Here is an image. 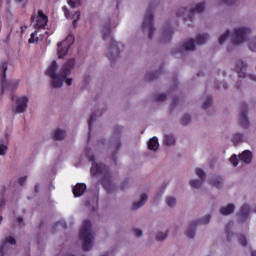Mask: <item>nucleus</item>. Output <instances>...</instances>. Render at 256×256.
<instances>
[{
  "label": "nucleus",
  "instance_id": "64",
  "mask_svg": "<svg viewBox=\"0 0 256 256\" xmlns=\"http://www.w3.org/2000/svg\"><path fill=\"white\" fill-rule=\"evenodd\" d=\"M11 99H12V101H15V96H12V98H11Z\"/></svg>",
  "mask_w": 256,
  "mask_h": 256
},
{
  "label": "nucleus",
  "instance_id": "7",
  "mask_svg": "<svg viewBox=\"0 0 256 256\" xmlns=\"http://www.w3.org/2000/svg\"><path fill=\"white\" fill-rule=\"evenodd\" d=\"M142 29L145 32L148 31V39H153V34L155 33V26L153 25V10L149 8L144 16L142 22Z\"/></svg>",
  "mask_w": 256,
  "mask_h": 256
},
{
  "label": "nucleus",
  "instance_id": "33",
  "mask_svg": "<svg viewBox=\"0 0 256 256\" xmlns=\"http://www.w3.org/2000/svg\"><path fill=\"white\" fill-rule=\"evenodd\" d=\"M211 101H212L211 96H208L203 102L202 109H209V106L211 105Z\"/></svg>",
  "mask_w": 256,
  "mask_h": 256
},
{
  "label": "nucleus",
  "instance_id": "54",
  "mask_svg": "<svg viewBox=\"0 0 256 256\" xmlns=\"http://www.w3.org/2000/svg\"><path fill=\"white\" fill-rule=\"evenodd\" d=\"M179 101V99H177V98H173V100H172V104L173 105H177V102Z\"/></svg>",
  "mask_w": 256,
  "mask_h": 256
},
{
  "label": "nucleus",
  "instance_id": "59",
  "mask_svg": "<svg viewBox=\"0 0 256 256\" xmlns=\"http://www.w3.org/2000/svg\"><path fill=\"white\" fill-rule=\"evenodd\" d=\"M251 79L256 82V76H251Z\"/></svg>",
  "mask_w": 256,
  "mask_h": 256
},
{
  "label": "nucleus",
  "instance_id": "6",
  "mask_svg": "<svg viewBox=\"0 0 256 256\" xmlns=\"http://www.w3.org/2000/svg\"><path fill=\"white\" fill-rule=\"evenodd\" d=\"M209 40V34H199L195 40L192 39L183 43L182 47L179 48V53H183V51H195V43L196 45H205Z\"/></svg>",
  "mask_w": 256,
  "mask_h": 256
},
{
  "label": "nucleus",
  "instance_id": "35",
  "mask_svg": "<svg viewBox=\"0 0 256 256\" xmlns=\"http://www.w3.org/2000/svg\"><path fill=\"white\" fill-rule=\"evenodd\" d=\"M181 123H182V125H189V123H191V116H189L187 114L184 115L182 117Z\"/></svg>",
  "mask_w": 256,
  "mask_h": 256
},
{
  "label": "nucleus",
  "instance_id": "31",
  "mask_svg": "<svg viewBox=\"0 0 256 256\" xmlns=\"http://www.w3.org/2000/svg\"><path fill=\"white\" fill-rule=\"evenodd\" d=\"M159 73H161V72H152V73H149V74L146 76L147 81H153L154 79H157V77H159Z\"/></svg>",
  "mask_w": 256,
  "mask_h": 256
},
{
  "label": "nucleus",
  "instance_id": "48",
  "mask_svg": "<svg viewBox=\"0 0 256 256\" xmlns=\"http://www.w3.org/2000/svg\"><path fill=\"white\" fill-rule=\"evenodd\" d=\"M65 16L67 17V19H73V15H71V12H69V10L65 11Z\"/></svg>",
  "mask_w": 256,
  "mask_h": 256
},
{
  "label": "nucleus",
  "instance_id": "41",
  "mask_svg": "<svg viewBox=\"0 0 256 256\" xmlns=\"http://www.w3.org/2000/svg\"><path fill=\"white\" fill-rule=\"evenodd\" d=\"M7 145L5 144H0V155H5L7 153Z\"/></svg>",
  "mask_w": 256,
  "mask_h": 256
},
{
  "label": "nucleus",
  "instance_id": "30",
  "mask_svg": "<svg viewBox=\"0 0 256 256\" xmlns=\"http://www.w3.org/2000/svg\"><path fill=\"white\" fill-rule=\"evenodd\" d=\"M68 5L72 7V9H75V7L81 6V0H69Z\"/></svg>",
  "mask_w": 256,
  "mask_h": 256
},
{
  "label": "nucleus",
  "instance_id": "11",
  "mask_svg": "<svg viewBox=\"0 0 256 256\" xmlns=\"http://www.w3.org/2000/svg\"><path fill=\"white\" fill-rule=\"evenodd\" d=\"M15 103L16 107L14 113H25L27 111L29 98L27 96L16 97Z\"/></svg>",
  "mask_w": 256,
  "mask_h": 256
},
{
  "label": "nucleus",
  "instance_id": "34",
  "mask_svg": "<svg viewBox=\"0 0 256 256\" xmlns=\"http://www.w3.org/2000/svg\"><path fill=\"white\" fill-rule=\"evenodd\" d=\"M95 121V114H92L90 116V119L88 121V129H89V133H88V138H89V135L91 133V128L93 127V122Z\"/></svg>",
  "mask_w": 256,
  "mask_h": 256
},
{
  "label": "nucleus",
  "instance_id": "28",
  "mask_svg": "<svg viewBox=\"0 0 256 256\" xmlns=\"http://www.w3.org/2000/svg\"><path fill=\"white\" fill-rule=\"evenodd\" d=\"M243 141V134H234L232 137V143L233 145H239Z\"/></svg>",
  "mask_w": 256,
  "mask_h": 256
},
{
  "label": "nucleus",
  "instance_id": "42",
  "mask_svg": "<svg viewBox=\"0 0 256 256\" xmlns=\"http://www.w3.org/2000/svg\"><path fill=\"white\" fill-rule=\"evenodd\" d=\"M121 131H123V128H122L121 126H116V127L114 128V135H115L116 137H119V135H121Z\"/></svg>",
  "mask_w": 256,
  "mask_h": 256
},
{
  "label": "nucleus",
  "instance_id": "38",
  "mask_svg": "<svg viewBox=\"0 0 256 256\" xmlns=\"http://www.w3.org/2000/svg\"><path fill=\"white\" fill-rule=\"evenodd\" d=\"M238 241H239L240 245H242V247H246V245H247V238H245L244 235H240L238 237Z\"/></svg>",
  "mask_w": 256,
  "mask_h": 256
},
{
  "label": "nucleus",
  "instance_id": "57",
  "mask_svg": "<svg viewBox=\"0 0 256 256\" xmlns=\"http://www.w3.org/2000/svg\"><path fill=\"white\" fill-rule=\"evenodd\" d=\"M31 21H35V12L31 16Z\"/></svg>",
  "mask_w": 256,
  "mask_h": 256
},
{
  "label": "nucleus",
  "instance_id": "26",
  "mask_svg": "<svg viewBox=\"0 0 256 256\" xmlns=\"http://www.w3.org/2000/svg\"><path fill=\"white\" fill-rule=\"evenodd\" d=\"M164 143L169 147L171 145H175V137L173 135H165Z\"/></svg>",
  "mask_w": 256,
  "mask_h": 256
},
{
  "label": "nucleus",
  "instance_id": "1",
  "mask_svg": "<svg viewBox=\"0 0 256 256\" xmlns=\"http://www.w3.org/2000/svg\"><path fill=\"white\" fill-rule=\"evenodd\" d=\"M73 67H75V59L71 58L66 61V63H64L60 73L57 74V61H52L46 72V75H48V77L52 79L53 89H59L60 87H62L63 81H65L66 85L71 86V84L73 83V79H67V77L71 75V69H73Z\"/></svg>",
  "mask_w": 256,
  "mask_h": 256
},
{
  "label": "nucleus",
  "instance_id": "3",
  "mask_svg": "<svg viewBox=\"0 0 256 256\" xmlns=\"http://www.w3.org/2000/svg\"><path fill=\"white\" fill-rule=\"evenodd\" d=\"M102 37L104 41L110 40V46L108 53L106 54L107 58L109 59L110 63H115L117 58L119 57V43L113 39L111 36V24L104 25L102 27Z\"/></svg>",
  "mask_w": 256,
  "mask_h": 256
},
{
  "label": "nucleus",
  "instance_id": "8",
  "mask_svg": "<svg viewBox=\"0 0 256 256\" xmlns=\"http://www.w3.org/2000/svg\"><path fill=\"white\" fill-rule=\"evenodd\" d=\"M249 35H251V28L241 27L236 29L233 33L232 44L241 45V43H245Z\"/></svg>",
  "mask_w": 256,
  "mask_h": 256
},
{
  "label": "nucleus",
  "instance_id": "29",
  "mask_svg": "<svg viewBox=\"0 0 256 256\" xmlns=\"http://www.w3.org/2000/svg\"><path fill=\"white\" fill-rule=\"evenodd\" d=\"M229 35H231V31L226 30V32L219 37V45H223V43L229 39Z\"/></svg>",
  "mask_w": 256,
  "mask_h": 256
},
{
  "label": "nucleus",
  "instance_id": "52",
  "mask_svg": "<svg viewBox=\"0 0 256 256\" xmlns=\"http://www.w3.org/2000/svg\"><path fill=\"white\" fill-rule=\"evenodd\" d=\"M56 225H63V228L67 229V224L63 223V221L57 222Z\"/></svg>",
  "mask_w": 256,
  "mask_h": 256
},
{
  "label": "nucleus",
  "instance_id": "47",
  "mask_svg": "<svg viewBox=\"0 0 256 256\" xmlns=\"http://www.w3.org/2000/svg\"><path fill=\"white\" fill-rule=\"evenodd\" d=\"M223 3H225V5H235V0H223Z\"/></svg>",
  "mask_w": 256,
  "mask_h": 256
},
{
  "label": "nucleus",
  "instance_id": "56",
  "mask_svg": "<svg viewBox=\"0 0 256 256\" xmlns=\"http://www.w3.org/2000/svg\"><path fill=\"white\" fill-rule=\"evenodd\" d=\"M180 12L183 14V13H187V9L186 8H182L181 10H180Z\"/></svg>",
  "mask_w": 256,
  "mask_h": 256
},
{
  "label": "nucleus",
  "instance_id": "46",
  "mask_svg": "<svg viewBox=\"0 0 256 256\" xmlns=\"http://www.w3.org/2000/svg\"><path fill=\"white\" fill-rule=\"evenodd\" d=\"M250 51H256V43L255 42H250L248 45Z\"/></svg>",
  "mask_w": 256,
  "mask_h": 256
},
{
  "label": "nucleus",
  "instance_id": "13",
  "mask_svg": "<svg viewBox=\"0 0 256 256\" xmlns=\"http://www.w3.org/2000/svg\"><path fill=\"white\" fill-rule=\"evenodd\" d=\"M241 112H240V126L246 129V127H249V118H247V104L243 103L240 106Z\"/></svg>",
  "mask_w": 256,
  "mask_h": 256
},
{
  "label": "nucleus",
  "instance_id": "15",
  "mask_svg": "<svg viewBox=\"0 0 256 256\" xmlns=\"http://www.w3.org/2000/svg\"><path fill=\"white\" fill-rule=\"evenodd\" d=\"M87 191V185L85 183H77L72 187V193L74 197H81Z\"/></svg>",
  "mask_w": 256,
  "mask_h": 256
},
{
  "label": "nucleus",
  "instance_id": "14",
  "mask_svg": "<svg viewBox=\"0 0 256 256\" xmlns=\"http://www.w3.org/2000/svg\"><path fill=\"white\" fill-rule=\"evenodd\" d=\"M196 175L200 180H190V187L193 189H199L203 185V180L205 179V172L201 168L196 169Z\"/></svg>",
  "mask_w": 256,
  "mask_h": 256
},
{
  "label": "nucleus",
  "instance_id": "45",
  "mask_svg": "<svg viewBox=\"0 0 256 256\" xmlns=\"http://www.w3.org/2000/svg\"><path fill=\"white\" fill-rule=\"evenodd\" d=\"M76 19L73 21V27H77V20L81 18V12H76Z\"/></svg>",
  "mask_w": 256,
  "mask_h": 256
},
{
  "label": "nucleus",
  "instance_id": "58",
  "mask_svg": "<svg viewBox=\"0 0 256 256\" xmlns=\"http://www.w3.org/2000/svg\"><path fill=\"white\" fill-rule=\"evenodd\" d=\"M121 147V143L117 142L116 148L119 149Z\"/></svg>",
  "mask_w": 256,
  "mask_h": 256
},
{
  "label": "nucleus",
  "instance_id": "21",
  "mask_svg": "<svg viewBox=\"0 0 256 256\" xmlns=\"http://www.w3.org/2000/svg\"><path fill=\"white\" fill-rule=\"evenodd\" d=\"M148 149L150 151H157L159 149V139L154 136L148 142Z\"/></svg>",
  "mask_w": 256,
  "mask_h": 256
},
{
  "label": "nucleus",
  "instance_id": "10",
  "mask_svg": "<svg viewBox=\"0 0 256 256\" xmlns=\"http://www.w3.org/2000/svg\"><path fill=\"white\" fill-rule=\"evenodd\" d=\"M209 221H211V215H207L200 220L192 221L186 230V237L193 239L195 237V227H197V225H207L209 224Z\"/></svg>",
  "mask_w": 256,
  "mask_h": 256
},
{
  "label": "nucleus",
  "instance_id": "5",
  "mask_svg": "<svg viewBox=\"0 0 256 256\" xmlns=\"http://www.w3.org/2000/svg\"><path fill=\"white\" fill-rule=\"evenodd\" d=\"M9 64L7 62H1L0 64V81H1V93H5L6 89L15 91L19 87V81H7V71Z\"/></svg>",
  "mask_w": 256,
  "mask_h": 256
},
{
  "label": "nucleus",
  "instance_id": "32",
  "mask_svg": "<svg viewBox=\"0 0 256 256\" xmlns=\"http://www.w3.org/2000/svg\"><path fill=\"white\" fill-rule=\"evenodd\" d=\"M166 203H167L168 207H175L177 200L173 197H168V198H166Z\"/></svg>",
  "mask_w": 256,
  "mask_h": 256
},
{
  "label": "nucleus",
  "instance_id": "36",
  "mask_svg": "<svg viewBox=\"0 0 256 256\" xmlns=\"http://www.w3.org/2000/svg\"><path fill=\"white\" fill-rule=\"evenodd\" d=\"M230 163H232L234 167H237V165H239V158H237V155L234 154L230 157Z\"/></svg>",
  "mask_w": 256,
  "mask_h": 256
},
{
  "label": "nucleus",
  "instance_id": "17",
  "mask_svg": "<svg viewBox=\"0 0 256 256\" xmlns=\"http://www.w3.org/2000/svg\"><path fill=\"white\" fill-rule=\"evenodd\" d=\"M239 161H242V163H251V161H253V153H251V151L249 150H245L243 151L240 155H239Z\"/></svg>",
  "mask_w": 256,
  "mask_h": 256
},
{
  "label": "nucleus",
  "instance_id": "62",
  "mask_svg": "<svg viewBox=\"0 0 256 256\" xmlns=\"http://www.w3.org/2000/svg\"><path fill=\"white\" fill-rule=\"evenodd\" d=\"M100 256H109V254L105 253V254H102V255H100Z\"/></svg>",
  "mask_w": 256,
  "mask_h": 256
},
{
  "label": "nucleus",
  "instance_id": "44",
  "mask_svg": "<svg viewBox=\"0 0 256 256\" xmlns=\"http://www.w3.org/2000/svg\"><path fill=\"white\" fill-rule=\"evenodd\" d=\"M133 233L135 237H143V231H141L140 229H134Z\"/></svg>",
  "mask_w": 256,
  "mask_h": 256
},
{
  "label": "nucleus",
  "instance_id": "20",
  "mask_svg": "<svg viewBox=\"0 0 256 256\" xmlns=\"http://www.w3.org/2000/svg\"><path fill=\"white\" fill-rule=\"evenodd\" d=\"M210 184L216 189L223 187V178L221 176H214L210 179Z\"/></svg>",
  "mask_w": 256,
  "mask_h": 256
},
{
  "label": "nucleus",
  "instance_id": "19",
  "mask_svg": "<svg viewBox=\"0 0 256 256\" xmlns=\"http://www.w3.org/2000/svg\"><path fill=\"white\" fill-rule=\"evenodd\" d=\"M7 243H9L10 245H15V243H17V241L15 240V238L13 237H8L4 240V242L2 243V245L0 246V256L5 255V247L7 246Z\"/></svg>",
  "mask_w": 256,
  "mask_h": 256
},
{
  "label": "nucleus",
  "instance_id": "2",
  "mask_svg": "<svg viewBox=\"0 0 256 256\" xmlns=\"http://www.w3.org/2000/svg\"><path fill=\"white\" fill-rule=\"evenodd\" d=\"M88 161H91L92 163L90 168L92 177L102 175V186L107 191V193H111V191H113V185L111 184V171H109V167L101 163H96L95 156L93 155L88 157Z\"/></svg>",
  "mask_w": 256,
  "mask_h": 256
},
{
  "label": "nucleus",
  "instance_id": "61",
  "mask_svg": "<svg viewBox=\"0 0 256 256\" xmlns=\"http://www.w3.org/2000/svg\"><path fill=\"white\" fill-rule=\"evenodd\" d=\"M20 29H21L20 33L23 34V31H24V30H23V26H21Z\"/></svg>",
  "mask_w": 256,
  "mask_h": 256
},
{
  "label": "nucleus",
  "instance_id": "4",
  "mask_svg": "<svg viewBox=\"0 0 256 256\" xmlns=\"http://www.w3.org/2000/svg\"><path fill=\"white\" fill-rule=\"evenodd\" d=\"M80 241H82L83 251H89L93 247V231L91 230V221L85 220L79 234Z\"/></svg>",
  "mask_w": 256,
  "mask_h": 256
},
{
  "label": "nucleus",
  "instance_id": "50",
  "mask_svg": "<svg viewBox=\"0 0 256 256\" xmlns=\"http://www.w3.org/2000/svg\"><path fill=\"white\" fill-rule=\"evenodd\" d=\"M3 207H5V199L0 200V211L3 209Z\"/></svg>",
  "mask_w": 256,
  "mask_h": 256
},
{
  "label": "nucleus",
  "instance_id": "55",
  "mask_svg": "<svg viewBox=\"0 0 256 256\" xmlns=\"http://www.w3.org/2000/svg\"><path fill=\"white\" fill-rule=\"evenodd\" d=\"M34 190L36 193H39V185H35Z\"/></svg>",
  "mask_w": 256,
  "mask_h": 256
},
{
  "label": "nucleus",
  "instance_id": "43",
  "mask_svg": "<svg viewBox=\"0 0 256 256\" xmlns=\"http://www.w3.org/2000/svg\"><path fill=\"white\" fill-rule=\"evenodd\" d=\"M36 35H37V31L31 33L28 43H36V41H37V39H35Z\"/></svg>",
  "mask_w": 256,
  "mask_h": 256
},
{
  "label": "nucleus",
  "instance_id": "16",
  "mask_svg": "<svg viewBox=\"0 0 256 256\" xmlns=\"http://www.w3.org/2000/svg\"><path fill=\"white\" fill-rule=\"evenodd\" d=\"M247 71V64L245 62L238 60L236 62V72L238 73L239 79H245Z\"/></svg>",
  "mask_w": 256,
  "mask_h": 256
},
{
  "label": "nucleus",
  "instance_id": "9",
  "mask_svg": "<svg viewBox=\"0 0 256 256\" xmlns=\"http://www.w3.org/2000/svg\"><path fill=\"white\" fill-rule=\"evenodd\" d=\"M73 43H75V37H73V35L71 34L68 35L66 39L63 40L62 42H58L57 53H58L59 59H63V57H65V55L69 53V49H71V45H73Z\"/></svg>",
  "mask_w": 256,
  "mask_h": 256
},
{
  "label": "nucleus",
  "instance_id": "22",
  "mask_svg": "<svg viewBox=\"0 0 256 256\" xmlns=\"http://www.w3.org/2000/svg\"><path fill=\"white\" fill-rule=\"evenodd\" d=\"M239 216L243 221L249 217V205L244 204L241 206Z\"/></svg>",
  "mask_w": 256,
  "mask_h": 256
},
{
  "label": "nucleus",
  "instance_id": "37",
  "mask_svg": "<svg viewBox=\"0 0 256 256\" xmlns=\"http://www.w3.org/2000/svg\"><path fill=\"white\" fill-rule=\"evenodd\" d=\"M167 99V94L160 93L155 95V101H165Z\"/></svg>",
  "mask_w": 256,
  "mask_h": 256
},
{
  "label": "nucleus",
  "instance_id": "12",
  "mask_svg": "<svg viewBox=\"0 0 256 256\" xmlns=\"http://www.w3.org/2000/svg\"><path fill=\"white\" fill-rule=\"evenodd\" d=\"M47 23H49V18L47 15H45L42 10H38L35 29H45V27H47Z\"/></svg>",
  "mask_w": 256,
  "mask_h": 256
},
{
  "label": "nucleus",
  "instance_id": "39",
  "mask_svg": "<svg viewBox=\"0 0 256 256\" xmlns=\"http://www.w3.org/2000/svg\"><path fill=\"white\" fill-rule=\"evenodd\" d=\"M156 239H157V241H163V240L167 239V233L159 232L156 235Z\"/></svg>",
  "mask_w": 256,
  "mask_h": 256
},
{
  "label": "nucleus",
  "instance_id": "40",
  "mask_svg": "<svg viewBox=\"0 0 256 256\" xmlns=\"http://www.w3.org/2000/svg\"><path fill=\"white\" fill-rule=\"evenodd\" d=\"M27 183V176H22L20 178H18V184L23 187V185H25Z\"/></svg>",
  "mask_w": 256,
  "mask_h": 256
},
{
  "label": "nucleus",
  "instance_id": "53",
  "mask_svg": "<svg viewBox=\"0 0 256 256\" xmlns=\"http://www.w3.org/2000/svg\"><path fill=\"white\" fill-rule=\"evenodd\" d=\"M17 221H18V223H19L20 225H23V222H24L23 218L18 217V218H17Z\"/></svg>",
  "mask_w": 256,
  "mask_h": 256
},
{
  "label": "nucleus",
  "instance_id": "60",
  "mask_svg": "<svg viewBox=\"0 0 256 256\" xmlns=\"http://www.w3.org/2000/svg\"><path fill=\"white\" fill-rule=\"evenodd\" d=\"M251 256H256V252H255V251H252V252H251Z\"/></svg>",
  "mask_w": 256,
  "mask_h": 256
},
{
  "label": "nucleus",
  "instance_id": "25",
  "mask_svg": "<svg viewBox=\"0 0 256 256\" xmlns=\"http://www.w3.org/2000/svg\"><path fill=\"white\" fill-rule=\"evenodd\" d=\"M53 139L54 141H63L65 139V131L61 129L55 130Z\"/></svg>",
  "mask_w": 256,
  "mask_h": 256
},
{
  "label": "nucleus",
  "instance_id": "27",
  "mask_svg": "<svg viewBox=\"0 0 256 256\" xmlns=\"http://www.w3.org/2000/svg\"><path fill=\"white\" fill-rule=\"evenodd\" d=\"M173 36V28H171L170 26H168L167 28H165L164 32H163V37H165L166 39H168V41H171V37Z\"/></svg>",
  "mask_w": 256,
  "mask_h": 256
},
{
  "label": "nucleus",
  "instance_id": "24",
  "mask_svg": "<svg viewBox=\"0 0 256 256\" xmlns=\"http://www.w3.org/2000/svg\"><path fill=\"white\" fill-rule=\"evenodd\" d=\"M146 201H147V194H142L140 197V200L133 204L132 209L135 210V209H139V207H143Z\"/></svg>",
  "mask_w": 256,
  "mask_h": 256
},
{
  "label": "nucleus",
  "instance_id": "63",
  "mask_svg": "<svg viewBox=\"0 0 256 256\" xmlns=\"http://www.w3.org/2000/svg\"><path fill=\"white\" fill-rule=\"evenodd\" d=\"M3 221V216H0V223Z\"/></svg>",
  "mask_w": 256,
  "mask_h": 256
},
{
  "label": "nucleus",
  "instance_id": "23",
  "mask_svg": "<svg viewBox=\"0 0 256 256\" xmlns=\"http://www.w3.org/2000/svg\"><path fill=\"white\" fill-rule=\"evenodd\" d=\"M233 211H235V205L233 204H228L227 206L220 208L221 215H231Z\"/></svg>",
  "mask_w": 256,
  "mask_h": 256
},
{
  "label": "nucleus",
  "instance_id": "49",
  "mask_svg": "<svg viewBox=\"0 0 256 256\" xmlns=\"http://www.w3.org/2000/svg\"><path fill=\"white\" fill-rule=\"evenodd\" d=\"M128 185H129V182L124 181V182L121 184V190L123 191Z\"/></svg>",
  "mask_w": 256,
  "mask_h": 256
},
{
  "label": "nucleus",
  "instance_id": "51",
  "mask_svg": "<svg viewBox=\"0 0 256 256\" xmlns=\"http://www.w3.org/2000/svg\"><path fill=\"white\" fill-rule=\"evenodd\" d=\"M231 224H228L225 228V233H227L229 235L230 231H231Z\"/></svg>",
  "mask_w": 256,
  "mask_h": 256
},
{
  "label": "nucleus",
  "instance_id": "18",
  "mask_svg": "<svg viewBox=\"0 0 256 256\" xmlns=\"http://www.w3.org/2000/svg\"><path fill=\"white\" fill-rule=\"evenodd\" d=\"M204 11H205V2L199 3L196 5V7L190 9L188 12V17L190 21H191V15H193V13H203Z\"/></svg>",
  "mask_w": 256,
  "mask_h": 256
}]
</instances>
